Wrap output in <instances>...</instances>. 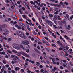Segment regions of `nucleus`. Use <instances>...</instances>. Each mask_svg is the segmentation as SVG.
<instances>
[{"label": "nucleus", "instance_id": "nucleus-14", "mask_svg": "<svg viewBox=\"0 0 73 73\" xmlns=\"http://www.w3.org/2000/svg\"><path fill=\"white\" fill-rule=\"evenodd\" d=\"M62 61L61 62V63H60V64L62 65L63 66H65V64L64 63H62Z\"/></svg>", "mask_w": 73, "mask_h": 73}, {"label": "nucleus", "instance_id": "nucleus-3", "mask_svg": "<svg viewBox=\"0 0 73 73\" xmlns=\"http://www.w3.org/2000/svg\"><path fill=\"white\" fill-rule=\"evenodd\" d=\"M11 57L12 58H13L14 61H16L17 60V61H20V59H19V58L17 56H16V55H12L11 56Z\"/></svg>", "mask_w": 73, "mask_h": 73}, {"label": "nucleus", "instance_id": "nucleus-42", "mask_svg": "<svg viewBox=\"0 0 73 73\" xmlns=\"http://www.w3.org/2000/svg\"><path fill=\"white\" fill-rule=\"evenodd\" d=\"M64 4H66V5H68V3L66 2H64Z\"/></svg>", "mask_w": 73, "mask_h": 73}, {"label": "nucleus", "instance_id": "nucleus-31", "mask_svg": "<svg viewBox=\"0 0 73 73\" xmlns=\"http://www.w3.org/2000/svg\"><path fill=\"white\" fill-rule=\"evenodd\" d=\"M52 60L53 62H55V61H56V59L54 58H52Z\"/></svg>", "mask_w": 73, "mask_h": 73}, {"label": "nucleus", "instance_id": "nucleus-52", "mask_svg": "<svg viewBox=\"0 0 73 73\" xmlns=\"http://www.w3.org/2000/svg\"><path fill=\"white\" fill-rule=\"evenodd\" d=\"M7 51V52H9V53H11V54H12V53H11V51H10V50H8Z\"/></svg>", "mask_w": 73, "mask_h": 73}, {"label": "nucleus", "instance_id": "nucleus-49", "mask_svg": "<svg viewBox=\"0 0 73 73\" xmlns=\"http://www.w3.org/2000/svg\"><path fill=\"white\" fill-rule=\"evenodd\" d=\"M50 10L51 11H52V12H53V9H52V7H50Z\"/></svg>", "mask_w": 73, "mask_h": 73}, {"label": "nucleus", "instance_id": "nucleus-51", "mask_svg": "<svg viewBox=\"0 0 73 73\" xmlns=\"http://www.w3.org/2000/svg\"><path fill=\"white\" fill-rule=\"evenodd\" d=\"M33 34H34V35H37V33H36V32H33Z\"/></svg>", "mask_w": 73, "mask_h": 73}, {"label": "nucleus", "instance_id": "nucleus-41", "mask_svg": "<svg viewBox=\"0 0 73 73\" xmlns=\"http://www.w3.org/2000/svg\"><path fill=\"white\" fill-rule=\"evenodd\" d=\"M61 22L63 23V24H65V21H62Z\"/></svg>", "mask_w": 73, "mask_h": 73}, {"label": "nucleus", "instance_id": "nucleus-8", "mask_svg": "<svg viewBox=\"0 0 73 73\" xmlns=\"http://www.w3.org/2000/svg\"><path fill=\"white\" fill-rule=\"evenodd\" d=\"M66 29L68 30H70L71 29V27L69 25H68L67 27H66Z\"/></svg>", "mask_w": 73, "mask_h": 73}, {"label": "nucleus", "instance_id": "nucleus-32", "mask_svg": "<svg viewBox=\"0 0 73 73\" xmlns=\"http://www.w3.org/2000/svg\"><path fill=\"white\" fill-rule=\"evenodd\" d=\"M64 37L66 38V39H67V40H69V38H68V37H67V36H66V35H64Z\"/></svg>", "mask_w": 73, "mask_h": 73}, {"label": "nucleus", "instance_id": "nucleus-38", "mask_svg": "<svg viewBox=\"0 0 73 73\" xmlns=\"http://www.w3.org/2000/svg\"><path fill=\"white\" fill-rule=\"evenodd\" d=\"M54 14L55 15H58V12L57 11H56L54 13Z\"/></svg>", "mask_w": 73, "mask_h": 73}, {"label": "nucleus", "instance_id": "nucleus-19", "mask_svg": "<svg viewBox=\"0 0 73 73\" xmlns=\"http://www.w3.org/2000/svg\"><path fill=\"white\" fill-rule=\"evenodd\" d=\"M3 31H5V32H7H7H8V30H7V29H3Z\"/></svg>", "mask_w": 73, "mask_h": 73}, {"label": "nucleus", "instance_id": "nucleus-45", "mask_svg": "<svg viewBox=\"0 0 73 73\" xmlns=\"http://www.w3.org/2000/svg\"><path fill=\"white\" fill-rule=\"evenodd\" d=\"M52 46H54V47H56V45L54 44H52Z\"/></svg>", "mask_w": 73, "mask_h": 73}, {"label": "nucleus", "instance_id": "nucleus-47", "mask_svg": "<svg viewBox=\"0 0 73 73\" xmlns=\"http://www.w3.org/2000/svg\"><path fill=\"white\" fill-rule=\"evenodd\" d=\"M48 31L50 33H52V31H50L49 29H48Z\"/></svg>", "mask_w": 73, "mask_h": 73}, {"label": "nucleus", "instance_id": "nucleus-57", "mask_svg": "<svg viewBox=\"0 0 73 73\" xmlns=\"http://www.w3.org/2000/svg\"><path fill=\"white\" fill-rule=\"evenodd\" d=\"M54 70H57V67H54Z\"/></svg>", "mask_w": 73, "mask_h": 73}, {"label": "nucleus", "instance_id": "nucleus-39", "mask_svg": "<svg viewBox=\"0 0 73 73\" xmlns=\"http://www.w3.org/2000/svg\"><path fill=\"white\" fill-rule=\"evenodd\" d=\"M3 62L5 64H6V63H7V62H6V61H5V60H3Z\"/></svg>", "mask_w": 73, "mask_h": 73}, {"label": "nucleus", "instance_id": "nucleus-55", "mask_svg": "<svg viewBox=\"0 0 73 73\" xmlns=\"http://www.w3.org/2000/svg\"><path fill=\"white\" fill-rule=\"evenodd\" d=\"M12 40V39H11V38H9L8 39V41H11Z\"/></svg>", "mask_w": 73, "mask_h": 73}, {"label": "nucleus", "instance_id": "nucleus-15", "mask_svg": "<svg viewBox=\"0 0 73 73\" xmlns=\"http://www.w3.org/2000/svg\"><path fill=\"white\" fill-rule=\"evenodd\" d=\"M54 18H55V19L57 20V19L58 18V17L56 15H54Z\"/></svg>", "mask_w": 73, "mask_h": 73}, {"label": "nucleus", "instance_id": "nucleus-23", "mask_svg": "<svg viewBox=\"0 0 73 73\" xmlns=\"http://www.w3.org/2000/svg\"><path fill=\"white\" fill-rule=\"evenodd\" d=\"M53 20L54 21V23L56 24L57 23V21H56L55 20V19L54 18H53Z\"/></svg>", "mask_w": 73, "mask_h": 73}, {"label": "nucleus", "instance_id": "nucleus-13", "mask_svg": "<svg viewBox=\"0 0 73 73\" xmlns=\"http://www.w3.org/2000/svg\"><path fill=\"white\" fill-rule=\"evenodd\" d=\"M65 66H64V67H66V68H69L70 66L69 65H68V64L66 63V65H65Z\"/></svg>", "mask_w": 73, "mask_h": 73}, {"label": "nucleus", "instance_id": "nucleus-10", "mask_svg": "<svg viewBox=\"0 0 73 73\" xmlns=\"http://www.w3.org/2000/svg\"><path fill=\"white\" fill-rule=\"evenodd\" d=\"M69 14H67L66 15V18L67 19L69 20Z\"/></svg>", "mask_w": 73, "mask_h": 73}, {"label": "nucleus", "instance_id": "nucleus-2", "mask_svg": "<svg viewBox=\"0 0 73 73\" xmlns=\"http://www.w3.org/2000/svg\"><path fill=\"white\" fill-rule=\"evenodd\" d=\"M13 46L14 48H15V49H17V50H20V46H19V45H18L17 44H13Z\"/></svg>", "mask_w": 73, "mask_h": 73}, {"label": "nucleus", "instance_id": "nucleus-54", "mask_svg": "<svg viewBox=\"0 0 73 73\" xmlns=\"http://www.w3.org/2000/svg\"><path fill=\"white\" fill-rule=\"evenodd\" d=\"M3 35L5 36H7V33H3Z\"/></svg>", "mask_w": 73, "mask_h": 73}, {"label": "nucleus", "instance_id": "nucleus-50", "mask_svg": "<svg viewBox=\"0 0 73 73\" xmlns=\"http://www.w3.org/2000/svg\"><path fill=\"white\" fill-rule=\"evenodd\" d=\"M46 45H49V43H48V42L47 41H46Z\"/></svg>", "mask_w": 73, "mask_h": 73}, {"label": "nucleus", "instance_id": "nucleus-20", "mask_svg": "<svg viewBox=\"0 0 73 73\" xmlns=\"http://www.w3.org/2000/svg\"><path fill=\"white\" fill-rule=\"evenodd\" d=\"M0 41L2 42H3V40L2 38H1V37H0Z\"/></svg>", "mask_w": 73, "mask_h": 73}, {"label": "nucleus", "instance_id": "nucleus-46", "mask_svg": "<svg viewBox=\"0 0 73 73\" xmlns=\"http://www.w3.org/2000/svg\"><path fill=\"white\" fill-rule=\"evenodd\" d=\"M4 28H7V25H3Z\"/></svg>", "mask_w": 73, "mask_h": 73}, {"label": "nucleus", "instance_id": "nucleus-18", "mask_svg": "<svg viewBox=\"0 0 73 73\" xmlns=\"http://www.w3.org/2000/svg\"><path fill=\"white\" fill-rule=\"evenodd\" d=\"M49 16L50 17H51V18L52 17H53V15L52 14H50L49 15Z\"/></svg>", "mask_w": 73, "mask_h": 73}, {"label": "nucleus", "instance_id": "nucleus-43", "mask_svg": "<svg viewBox=\"0 0 73 73\" xmlns=\"http://www.w3.org/2000/svg\"><path fill=\"white\" fill-rule=\"evenodd\" d=\"M50 21H49V20H47L46 21V23H48V24H49V23H50Z\"/></svg>", "mask_w": 73, "mask_h": 73}, {"label": "nucleus", "instance_id": "nucleus-24", "mask_svg": "<svg viewBox=\"0 0 73 73\" xmlns=\"http://www.w3.org/2000/svg\"><path fill=\"white\" fill-rule=\"evenodd\" d=\"M55 72V70L54 69H52L51 72L52 73H54Z\"/></svg>", "mask_w": 73, "mask_h": 73}, {"label": "nucleus", "instance_id": "nucleus-4", "mask_svg": "<svg viewBox=\"0 0 73 73\" xmlns=\"http://www.w3.org/2000/svg\"><path fill=\"white\" fill-rule=\"evenodd\" d=\"M22 42L25 45L26 44H29V42L26 40L22 41Z\"/></svg>", "mask_w": 73, "mask_h": 73}, {"label": "nucleus", "instance_id": "nucleus-6", "mask_svg": "<svg viewBox=\"0 0 73 73\" xmlns=\"http://www.w3.org/2000/svg\"><path fill=\"white\" fill-rule=\"evenodd\" d=\"M20 53V54H23V55L25 56L26 57H29V55L23 52H21Z\"/></svg>", "mask_w": 73, "mask_h": 73}, {"label": "nucleus", "instance_id": "nucleus-37", "mask_svg": "<svg viewBox=\"0 0 73 73\" xmlns=\"http://www.w3.org/2000/svg\"><path fill=\"white\" fill-rule=\"evenodd\" d=\"M25 62H26V63H27V62H28L27 61H29V59H27L26 60H25Z\"/></svg>", "mask_w": 73, "mask_h": 73}, {"label": "nucleus", "instance_id": "nucleus-25", "mask_svg": "<svg viewBox=\"0 0 73 73\" xmlns=\"http://www.w3.org/2000/svg\"><path fill=\"white\" fill-rule=\"evenodd\" d=\"M19 12H20V14H23V12H22V11H21V9H19Z\"/></svg>", "mask_w": 73, "mask_h": 73}, {"label": "nucleus", "instance_id": "nucleus-63", "mask_svg": "<svg viewBox=\"0 0 73 73\" xmlns=\"http://www.w3.org/2000/svg\"><path fill=\"white\" fill-rule=\"evenodd\" d=\"M12 72H13V73H16V72L14 71V70H12L11 71Z\"/></svg>", "mask_w": 73, "mask_h": 73}, {"label": "nucleus", "instance_id": "nucleus-21", "mask_svg": "<svg viewBox=\"0 0 73 73\" xmlns=\"http://www.w3.org/2000/svg\"><path fill=\"white\" fill-rule=\"evenodd\" d=\"M65 49H66V48H64L63 50L64 51V52L66 53L67 51H66V50Z\"/></svg>", "mask_w": 73, "mask_h": 73}, {"label": "nucleus", "instance_id": "nucleus-56", "mask_svg": "<svg viewBox=\"0 0 73 73\" xmlns=\"http://www.w3.org/2000/svg\"><path fill=\"white\" fill-rule=\"evenodd\" d=\"M4 68H2L1 69V71L2 72H4Z\"/></svg>", "mask_w": 73, "mask_h": 73}, {"label": "nucleus", "instance_id": "nucleus-53", "mask_svg": "<svg viewBox=\"0 0 73 73\" xmlns=\"http://www.w3.org/2000/svg\"><path fill=\"white\" fill-rule=\"evenodd\" d=\"M18 29H21V27L20 26H19L18 27Z\"/></svg>", "mask_w": 73, "mask_h": 73}, {"label": "nucleus", "instance_id": "nucleus-30", "mask_svg": "<svg viewBox=\"0 0 73 73\" xmlns=\"http://www.w3.org/2000/svg\"><path fill=\"white\" fill-rule=\"evenodd\" d=\"M55 11H56V12H58V10H59L57 8H55Z\"/></svg>", "mask_w": 73, "mask_h": 73}, {"label": "nucleus", "instance_id": "nucleus-62", "mask_svg": "<svg viewBox=\"0 0 73 73\" xmlns=\"http://www.w3.org/2000/svg\"><path fill=\"white\" fill-rule=\"evenodd\" d=\"M1 9H2V10H5V8L3 7V8H2Z\"/></svg>", "mask_w": 73, "mask_h": 73}, {"label": "nucleus", "instance_id": "nucleus-29", "mask_svg": "<svg viewBox=\"0 0 73 73\" xmlns=\"http://www.w3.org/2000/svg\"><path fill=\"white\" fill-rule=\"evenodd\" d=\"M56 7H58L60 8L61 7V5L59 4V5H58V4H56Z\"/></svg>", "mask_w": 73, "mask_h": 73}, {"label": "nucleus", "instance_id": "nucleus-1", "mask_svg": "<svg viewBox=\"0 0 73 73\" xmlns=\"http://www.w3.org/2000/svg\"><path fill=\"white\" fill-rule=\"evenodd\" d=\"M18 35L21 37H22L24 39H26L27 38V37L25 35H24L23 33L21 32H19L18 34Z\"/></svg>", "mask_w": 73, "mask_h": 73}, {"label": "nucleus", "instance_id": "nucleus-36", "mask_svg": "<svg viewBox=\"0 0 73 73\" xmlns=\"http://www.w3.org/2000/svg\"><path fill=\"white\" fill-rule=\"evenodd\" d=\"M27 49H29V45H27Z\"/></svg>", "mask_w": 73, "mask_h": 73}, {"label": "nucleus", "instance_id": "nucleus-34", "mask_svg": "<svg viewBox=\"0 0 73 73\" xmlns=\"http://www.w3.org/2000/svg\"><path fill=\"white\" fill-rule=\"evenodd\" d=\"M65 71L66 72H68V73H70V71L66 69L65 70Z\"/></svg>", "mask_w": 73, "mask_h": 73}, {"label": "nucleus", "instance_id": "nucleus-61", "mask_svg": "<svg viewBox=\"0 0 73 73\" xmlns=\"http://www.w3.org/2000/svg\"><path fill=\"white\" fill-rule=\"evenodd\" d=\"M25 14H28V12L26 11L25 12Z\"/></svg>", "mask_w": 73, "mask_h": 73}, {"label": "nucleus", "instance_id": "nucleus-33", "mask_svg": "<svg viewBox=\"0 0 73 73\" xmlns=\"http://www.w3.org/2000/svg\"><path fill=\"white\" fill-rule=\"evenodd\" d=\"M36 63L37 64L36 65H37V66H40V63L39 62H36Z\"/></svg>", "mask_w": 73, "mask_h": 73}, {"label": "nucleus", "instance_id": "nucleus-64", "mask_svg": "<svg viewBox=\"0 0 73 73\" xmlns=\"http://www.w3.org/2000/svg\"><path fill=\"white\" fill-rule=\"evenodd\" d=\"M67 13V12H63V14H66Z\"/></svg>", "mask_w": 73, "mask_h": 73}, {"label": "nucleus", "instance_id": "nucleus-22", "mask_svg": "<svg viewBox=\"0 0 73 73\" xmlns=\"http://www.w3.org/2000/svg\"><path fill=\"white\" fill-rule=\"evenodd\" d=\"M33 56L34 57H36V54H33Z\"/></svg>", "mask_w": 73, "mask_h": 73}, {"label": "nucleus", "instance_id": "nucleus-35", "mask_svg": "<svg viewBox=\"0 0 73 73\" xmlns=\"http://www.w3.org/2000/svg\"><path fill=\"white\" fill-rule=\"evenodd\" d=\"M22 17L23 18H26L27 17V16L26 15H23Z\"/></svg>", "mask_w": 73, "mask_h": 73}, {"label": "nucleus", "instance_id": "nucleus-7", "mask_svg": "<svg viewBox=\"0 0 73 73\" xmlns=\"http://www.w3.org/2000/svg\"><path fill=\"white\" fill-rule=\"evenodd\" d=\"M34 50L38 54H41V52H40V51H38L37 49H34Z\"/></svg>", "mask_w": 73, "mask_h": 73}, {"label": "nucleus", "instance_id": "nucleus-11", "mask_svg": "<svg viewBox=\"0 0 73 73\" xmlns=\"http://www.w3.org/2000/svg\"><path fill=\"white\" fill-rule=\"evenodd\" d=\"M15 70L16 71H19V70H20V68L18 67H17L16 68H15Z\"/></svg>", "mask_w": 73, "mask_h": 73}, {"label": "nucleus", "instance_id": "nucleus-40", "mask_svg": "<svg viewBox=\"0 0 73 73\" xmlns=\"http://www.w3.org/2000/svg\"><path fill=\"white\" fill-rule=\"evenodd\" d=\"M6 3H10V1L8 0H6Z\"/></svg>", "mask_w": 73, "mask_h": 73}, {"label": "nucleus", "instance_id": "nucleus-26", "mask_svg": "<svg viewBox=\"0 0 73 73\" xmlns=\"http://www.w3.org/2000/svg\"><path fill=\"white\" fill-rule=\"evenodd\" d=\"M17 61H14V62L13 61H12L11 62V63H12V64H14V63H17Z\"/></svg>", "mask_w": 73, "mask_h": 73}, {"label": "nucleus", "instance_id": "nucleus-16", "mask_svg": "<svg viewBox=\"0 0 73 73\" xmlns=\"http://www.w3.org/2000/svg\"><path fill=\"white\" fill-rule=\"evenodd\" d=\"M0 54H3L4 55L5 54V53L4 52H0Z\"/></svg>", "mask_w": 73, "mask_h": 73}, {"label": "nucleus", "instance_id": "nucleus-59", "mask_svg": "<svg viewBox=\"0 0 73 73\" xmlns=\"http://www.w3.org/2000/svg\"><path fill=\"white\" fill-rule=\"evenodd\" d=\"M59 15L60 16H62V13H59Z\"/></svg>", "mask_w": 73, "mask_h": 73}, {"label": "nucleus", "instance_id": "nucleus-48", "mask_svg": "<svg viewBox=\"0 0 73 73\" xmlns=\"http://www.w3.org/2000/svg\"><path fill=\"white\" fill-rule=\"evenodd\" d=\"M21 70V73H23L24 72V69H22Z\"/></svg>", "mask_w": 73, "mask_h": 73}, {"label": "nucleus", "instance_id": "nucleus-9", "mask_svg": "<svg viewBox=\"0 0 73 73\" xmlns=\"http://www.w3.org/2000/svg\"><path fill=\"white\" fill-rule=\"evenodd\" d=\"M20 46L22 49H23V50H26V49L24 48V47H23V44H21L20 45Z\"/></svg>", "mask_w": 73, "mask_h": 73}, {"label": "nucleus", "instance_id": "nucleus-5", "mask_svg": "<svg viewBox=\"0 0 73 73\" xmlns=\"http://www.w3.org/2000/svg\"><path fill=\"white\" fill-rule=\"evenodd\" d=\"M12 51L13 53H15V54H16L17 55V56H21V55L17 53V52L16 51V50H12Z\"/></svg>", "mask_w": 73, "mask_h": 73}, {"label": "nucleus", "instance_id": "nucleus-27", "mask_svg": "<svg viewBox=\"0 0 73 73\" xmlns=\"http://www.w3.org/2000/svg\"><path fill=\"white\" fill-rule=\"evenodd\" d=\"M0 28H4V25H1L0 26Z\"/></svg>", "mask_w": 73, "mask_h": 73}, {"label": "nucleus", "instance_id": "nucleus-28", "mask_svg": "<svg viewBox=\"0 0 73 73\" xmlns=\"http://www.w3.org/2000/svg\"><path fill=\"white\" fill-rule=\"evenodd\" d=\"M62 61H63L64 63H66V61L65 60L60 61V62H62Z\"/></svg>", "mask_w": 73, "mask_h": 73}, {"label": "nucleus", "instance_id": "nucleus-60", "mask_svg": "<svg viewBox=\"0 0 73 73\" xmlns=\"http://www.w3.org/2000/svg\"><path fill=\"white\" fill-rule=\"evenodd\" d=\"M60 68L61 69H63L64 67H62V66H60Z\"/></svg>", "mask_w": 73, "mask_h": 73}, {"label": "nucleus", "instance_id": "nucleus-58", "mask_svg": "<svg viewBox=\"0 0 73 73\" xmlns=\"http://www.w3.org/2000/svg\"><path fill=\"white\" fill-rule=\"evenodd\" d=\"M5 66L6 68H8V67H9V65L7 64L5 65Z\"/></svg>", "mask_w": 73, "mask_h": 73}, {"label": "nucleus", "instance_id": "nucleus-17", "mask_svg": "<svg viewBox=\"0 0 73 73\" xmlns=\"http://www.w3.org/2000/svg\"><path fill=\"white\" fill-rule=\"evenodd\" d=\"M48 24H49V25H50V26H51V27H52V26L53 25V23H52V22L51 21L50 22V23Z\"/></svg>", "mask_w": 73, "mask_h": 73}, {"label": "nucleus", "instance_id": "nucleus-12", "mask_svg": "<svg viewBox=\"0 0 73 73\" xmlns=\"http://www.w3.org/2000/svg\"><path fill=\"white\" fill-rule=\"evenodd\" d=\"M20 25L22 26V27H25V25H24V24H23V23H20Z\"/></svg>", "mask_w": 73, "mask_h": 73}, {"label": "nucleus", "instance_id": "nucleus-44", "mask_svg": "<svg viewBox=\"0 0 73 73\" xmlns=\"http://www.w3.org/2000/svg\"><path fill=\"white\" fill-rule=\"evenodd\" d=\"M70 64L71 65V66H73V64H72V62H69Z\"/></svg>", "mask_w": 73, "mask_h": 73}]
</instances>
